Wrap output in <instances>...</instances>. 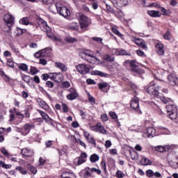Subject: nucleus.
Wrapping results in <instances>:
<instances>
[{
    "label": "nucleus",
    "instance_id": "obj_46",
    "mask_svg": "<svg viewBox=\"0 0 178 178\" xmlns=\"http://www.w3.org/2000/svg\"><path fill=\"white\" fill-rule=\"evenodd\" d=\"M46 123H47V124H49L50 126H53V127H55V124H54V120H52V119H51V118H48L46 120H44Z\"/></svg>",
    "mask_w": 178,
    "mask_h": 178
},
{
    "label": "nucleus",
    "instance_id": "obj_56",
    "mask_svg": "<svg viewBox=\"0 0 178 178\" xmlns=\"http://www.w3.org/2000/svg\"><path fill=\"white\" fill-rule=\"evenodd\" d=\"M62 86L63 88H69L70 87V83L69 81H63Z\"/></svg>",
    "mask_w": 178,
    "mask_h": 178
},
{
    "label": "nucleus",
    "instance_id": "obj_62",
    "mask_svg": "<svg viewBox=\"0 0 178 178\" xmlns=\"http://www.w3.org/2000/svg\"><path fill=\"white\" fill-rule=\"evenodd\" d=\"M106 60L108 62H113L115 60V58H113L112 56L106 55Z\"/></svg>",
    "mask_w": 178,
    "mask_h": 178
},
{
    "label": "nucleus",
    "instance_id": "obj_14",
    "mask_svg": "<svg viewBox=\"0 0 178 178\" xmlns=\"http://www.w3.org/2000/svg\"><path fill=\"white\" fill-rule=\"evenodd\" d=\"M4 22H6V24H10V26H13L15 24V17L10 14H6L3 17Z\"/></svg>",
    "mask_w": 178,
    "mask_h": 178
},
{
    "label": "nucleus",
    "instance_id": "obj_37",
    "mask_svg": "<svg viewBox=\"0 0 178 178\" xmlns=\"http://www.w3.org/2000/svg\"><path fill=\"white\" fill-rule=\"evenodd\" d=\"M26 168H27L28 169H29V170H30L32 173H33V175H35V173H37V168H35V167H34V166H32L31 164H28V165H26Z\"/></svg>",
    "mask_w": 178,
    "mask_h": 178
},
{
    "label": "nucleus",
    "instance_id": "obj_32",
    "mask_svg": "<svg viewBox=\"0 0 178 178\" xmlns=\"http://www.w3.org/2000/svg\"><path fill=\"white\" fill-rule=\"evenodd\" d=\"M15 170H17L18 172H19L21 173V175H27V170H26V168L22 167V166H17L15 168Z\"/></svg>",
    "mask_w": 178,
    "mask_h": 178
},
{
    "label": "nucleus",
    "instance_id": "obj_1",
    "mask_svg": "<svg viewBox=\"0 0 178 178\" xmlns=\"http://www.w3.org/2000/svg\"><path fill=\"white\" fill-rule=\"evenodd\" d=\"M161 87L154 82H151L149 87L147 88L146 91L147 94L149 95H153L156 99H159L163 104H173V101L170 99L169 97H165V96H162L159 95V92L157 90H159Z\"/></svg>",
    "mask_w": 178,
    "mask_h": 178
},
{
    "label": "nucleus",
    "instance_id": "obj_38",
    "mask_svg": "<svg viewBox=\"0 0 178 178\" xmlns=\"http://www.w3.org/2000/svg\"><path fill=\"white\" fill-rule=\"evenodd\" d=\"M66 42H69L70 44H74V42H77V39L72 37H68L65 38Z\"/></svg>",
    "mask_w": 178,
    "mask_h": 178
},
{
    "label": "nucleus",
    "instance_id": "obj_23",
    "mask_svg": "<svg viewBox=\"0 0 178 178\" xmlns=\"http://www.w3.org/2000/svg\"><path fill=\"white\" fill-rule=\"evenodd\" d=\"M84 177H91L92 176V170L90 167H86L82 170Z\"/></svg>",
    "mask_w": 178,
    "mask_h": 178
},
{
    "label": "nucleus",
    "instance_id": "obj_21",
    "mask_svg": "<svg viewBox=\"0 0 178 178\" xmlns=\"http://www.w3.org/2000/svg\"><path fill=\"white\" fill-rule=\"evenodd\" d=\"M21 154L24 156H33V155H34V152H33V150L29 149L27 147H25L22 149Z\"/></svg>",
    "mask_w": 178,
    "mask_h": 178
},
{
    "label": "nucleus",
    "instance_id": "obj_33",
    "mask_svg": "<svg viewBox=\"0 0 178 178\" xmlns=\"http://www.w3.org/2000/svg\"><path fill=\"white\" fill-rule=\"evenodd\" d=\"M0 151L4 156H6L7 158H10L11 154H9V152L5 147H1L0 149Z\"/></svg>",
    "mask_w": 178,
    "mask_h": 178
},
{
    "label": "nucleus",
    "instance_id": "obj_45",
    "mask_svg": "<svg viewBox=\"0 0 178 178\" xmlns=\"http://www.w3.org/2000/svg\"><path fill=\"white\" fill-rule=\"evenodd\" d=\"M112 31H113V33H114V34H115L118 37H122L123 36V35L120 32H119L118 29H116L115 27L112 28Z\"/></svg>",
    "mask_w": 178,
    "mask_h": 178
},
{
    "label": "nucleus",
    "instance_id": "obj_18",
    "mask_svg": "<svg viewBox=\"0 0 178 178\" xmlns=\"http://www.w3.org/2000/svg\"><path fill=\"white\" fill-rule=\"evenodd\" d=\"M156 51L158 55H165V49H163V44L158 42L156 44Z\"/></svg>",
    "mask_w": 178,
    "mask_h": 178
},
{
    "label": "nucleus",
    "instance_id": "obj_26",
    "mask_svg": "<svg viewBox=\"0 0 178 178\" xmlns=\"http://www.w3.org/2000/svg\"><path fill=\"white\" fill-rule=\"evenodd\" d=\"M92 76H99L100 77H109V74L107 73L98 71V70H94L92 72Z\"/></svg>",
    "mask_w": 178,
    "mask_h": 178
},
{
    "label": "nucleus",
    "instance_id": "obj_64",
    "mask_svg": "<svg viewBox=\"0 0 178 178\" xmlns=\"http://www.w3.org/2000/svg\"><path fill=\"white\" fill-rule=\"evenodd\" d=\"M87 141H88V143H90V144H93V145H95L96 144L95 140L92 137L87 138Z\"/></svg>",
    "mask_w": 178,
    "mask_h": 178
},
{
    "label": "nucleus",
    "instance_id": "obj_59",
    "mask_svg": "<svg viewBox=\"0 0 178 178\" xmlns=\"http://www.w3.org/2000/svg\"><path fill=\"white\" fill-rule=\"evenodd\" d=\"M46 87H48L49 88H54V83L51 81H47L46 82Z\"/></svg>",
    "mask_w": 178,
    "mask_h": 178
},
{
    "label": "nucleus",
    "instance_id": "obj_36",
    "mask_svg": "<svg viewBox=\"0 0 178 178\" xmlns=\"http://www.w3.org/2000/svg\"><path fill=\"white\" fill-rule=\"evenodd\" d=\"M18 67L19 70H22V72H27V70H29V66L24 63L19 65Z\"/></svg>",
    "mask_w": 178,
    "mask_h": 178
},
{
    "label": "nucleus",
    "instance_id": "obj_61",
    "mask_svg": "<svg viewBox=\"0 0 178 178\" xmlns=\"http://www.w3.org/2000/svg\"><path fill=\"white\" fill-rule=\"evenodd\" d=\"M101 119H102V122H106L108 120L109 118H108V115L102 114L101 115Z\"/></svg>",
    "mask_w": 178,
    "mask_h": 178
},
{
    "label": "nucleus",
    "instance_id": "obj_4",
    "mask_svg": "<svg viewBox=\"0 0 178 178\" xmlns=\"http://www.w3.org/2000/svg\"><path fill=\"white\" fill-rule=\"evenodd\" d=\"M35 126L33 124H25L23 128L15 127V131L20 133L22 136H27Z\"/></svg>",
    "mask_w": 178,
    "mask_h": 178
},
{
    "label": "nucleus",
    "instance_id": "obj_19",
    "mask_svg": "<svg viewBox=\"0 0 178 178\" xmlns=\"http://www.w3.org/2000/svg\"><path fill=\"white\" fill-rule=\"evenodd\" d=\"M156 133V129L154 127H148L145 130V134L147 138L149 137H154Z\"/></svg>",
    "mask_w": 178,
    "mask_h": 178
},
{
    "label": "nucleus",
    "instance_id": "obj_50",
    "mask_svg": "<svg viewBox=\"0 0 178 178\" xmlns=\"http://www.w3.org/2000/svg\"><path fill=\"white\" fill-rule=\"evenodd\" d=\"M146 176L147 177H154V171L152 170H147L146 171Z\"/></svg>",
    "mask_w": 178,
    "mask_h": 178
},
{
    "label": "nucleus",
    "instance_id": "obj_44",
    "mask_svg": "<svg viewBox=\"0 0 178 178\" xmlns=\"http://www.w3.org/2000/svg\"><path fill=\"white\" fill-rule=\"evenodd\" d=\"M98 88H99V90H102L104 88H106V87H108V83L106 82H104V83H98Z\"/></svg>",
    "mask_w": 178,
    "mask_h": 178
},
{
    "label": "nucleus",
    "instance_id": "obj_42",
    "mask_svg": "<svg viewBox=\"0 0 178 178\" xmlns=\"http://www.w3.org/2000/svg\"><path fill=\"white\" fill-rule=\"evenodd\" d=\"M13 111L19 119H24V115L22 114L19 111H17L16 108H14Z\"/></svg>",
    "mask_w": 178,
    "mask_h": 178
},
{
    "label": "nucleus",
    "instance_id": "obj_63",
    "mask_svg": "<svg viewBox=\"0 0 178 178\" xmlns=\"http://www.w3.org/2000/svg\"><path fill=\"white\" fill-rule=\"evenodd\" d=\"M86 161H87V160L84 159H81V157H79L76 163H77V165H81V164L84 163V162H86Z\"/></svg>",
    "mask_w": 178,
    "mask_h": 178
},
{
    "label": "nucleus",
    "instance_id": "obj_29",
    "mask_svg": "<svg viewBox=\"0 0 178 178\" xmlns=\"http://www.w3.org/2000/svg\"><path fill=\"white\" fill-rule=\"evenodd\" d=\"M60 4V3L58 2L56 4H51L49 6V10L52 12L53 13H55V12L57 10L58 13V5Z\"/></svg>",
    "mask_w": 178,
    "mask_h": 178
},
{
    "label": "nucleus",
    "instance_id": "obj_16",
    "mask_svg": "<svg viewBox=\"0 0 178 178\" xmlns=\"http://www.w3.org/2000/svg\"><path fill=\"white\" fill-rule=\"evenodd\" d=\"M113 3L118 8H123L129 3V0H113Z\"/></svg>",
    "mask_w": 178,
    "mask_h": 178
},
{
    "label": "nucleus",
    "instance_id": "obj_30",
    "mask_svg": "<svg viewBox=\"0 0 178 178\" xmlns=\"http://www.w3.org/2000/svg\"><path fill=\"white\" fill-rule=\"evenodd\" d=\"M90 161L92 163H95V162L99 161V156H98L97 154H92L90 157Z\"/></svg>",
    "mask_w": 178,
    "mask_h": 178
},
{
    "label": "nucleus",
    "instance_id": "obj_53",
    "mask_svg": "<svg viewBox=\"0 0 178 178\" xmlns=\"http://www.w3.org/2000/svg\"><path fill=\"white\" fill-rule=\"evenodd\" d=\"M22 79L25 81V83H30V76L28 75H22Z\"/></svg>",
    "mask_w": 178,
    "mask_h": 178
},
{
    "label": "nucleus",
    "instance_id": "obj_13",
    "mask_svg": "<svg viewBox=\"0 0 178 178\" xmlns=\"http://www.w3.org/2000/svg\"><path fill=\"white\" fill-rule=\"evenodd\" d=\"M51 80H54L56 83H60L63 80V74L60 72H54L50 74Z\"/></svg>",
    "mask_w": 178,
    "mask_h": 178
},
{
    "label": "nucleus",
    "instance_id": "obj_12",
    "mask_svg": "<svg viewBox=\"0 0 178 178\" xmlns=\"http://www.w3.org/2000/svg\"><path fill=\"white\" fill-rule=\"evenodd\" d=\"M140 105L138 104V99L136 97L132 99L131 101V108L136 112V113L141 114V110L139 108Z\"/></svg>",
    "mask_w": 178,
    "mask_h": 178
},
{
    "label": "nucleus",
    "instance_id": "obj_41",
    "mask_svg": "<svg viewBox=\"0 0 178 178\" xmlns=\"http://www.w3.org/2000/svg\"><path fill=\"white\" fill-rule=\"evenodd\" d=\"M38 112H39V113L41 115L44 120L49 118V115H48V114L41 110H38Z\"/></svg>",
    "mask_w": 178,
    "mask_h": 178
},
{
    "label": "nucleus",
    "instance_id": "obj_43",
    "mask_svg": "<svg viewBox=\"0 0 178 178\" xmlns=\"http://www.w3.org/2000/svg\"><path fill=\"white\" fill-rule=\"evenodd\" d=\"M109 116H111V118H112L115 122H118V115H116V113L111 111L109 112Z\"/></svg>",
    "mask_w": 178,
    "mask_h": 178
},
{
    "label": "nucleus",
    "instance_id": "obj_9",
    "mask_svg": "<svg viewBox=\"0 0 178 178\" xmlns=\"http://www.w3.org/2000/svg\"><path fill=\"white\" fill-rule=\"evenodd\" d=\"M68 92L70 93L67 95V99H68L69 101H74V99L78 98L79 93L77 92V90H76V88H70L68 90Z\"/></svg>",
    "mask_w": 178,
    "mask_h": 178
},
{
    "label": "nucleus",
    "instance_id": "obj_15",
    "mask_svg": "<svg viewBox=\"0 0 178 178\" xmlns=\"http://www.w3.org/2000/svg\"><path fill=\"white\" fill-rule=\"evenodd\" d=\"M129 65L131 67V72H134V73H138L139 74H140V73H143V71L138 69V67L137 66V63H136L135 60L130 61Z\"/></svg>",
    "mask_w": 178,
    "mask_h": 178
},
{
    "label": "nucleus",
    "instance_id": "obj_55",
    "mask_svg": "<svg viewBox=\"0 0 178 178\" xmlns=\"http://www.w3.org/2000/svg\"><path fill=\"white\" fill-rule=\"evenodd\" d=\"M7 65L8 66H9V67H15V63H13V60H12V59L8 60Z\"/></svg>",
    "mask_w": 178,
    "mask_h": 178
},
{
    "label": "nucleus",
    "instance_id": "obj_52",
    "mask_svg": "<svg viewBox=\"0 0 178 178\" xmlns=\"http://www.w3.org/2000/svg\"><path fill=\"white\" fill-rule=\"evenodd\" d=\"M115 175L118 178H123V177L124 176V173H123V172H122L121 170H118Z\"/></svg>",
    "mask_w": 178,
    "mask_h": 178
},
{
    "label": "nucleus",
    "instance_id": "obj_27",
    "mask_svg": "<svg viewBox=\"0 0 178 178\" xmlns=\"http://www.w3.org/2000/svg\"><path fill=\"white\" fill-rule=\"evenodd\" d=\"M141 165H143L144 166H148L149 165H152V161L147 159L145 156H143L140 161Z\"/></svg>",
    "mask_w": 178,
    "mask_h": 178
},
{
    "label": "nucleus",
    "instance_id": "obj_57",
    "mask_svg": "<svg viewBox=\"0 0 178 178\" xmlns=\"http://www.w3.org/2000/svg\"><path fill=\"white\" fill-rule=\"evenodd\" d=\"M104 147L106 148H111V147H112V142L109 140H106Z\"/></svg>",
    "mask_w": 178,
    "mask_h": 178
},
{
    "label": "nucleus",
    "instance_id": "obj_39",
    "mask_svg": "<svg viewBox=\"0 0 178 178\" xmlns=\"http://www.w3.org/2000/svg\"><path fill=\"white\" fill-rule=\"evenodd\" d=\"M88 101L91 105H95V98L92 97L90 93H88Z\"/></svg>",
    "mask_w": 178,
    "mask_h": 178
},
{
    "label": "nucleus",
    "instance_id": "obj_58",
    "mask_svg": "<svg viewBox=\"0 0 178 178\" xmlns=\"http://www.w3.org/2000/svg\"><path fill=\"white\" fill-rule=\"evenodd\" d=\"M49 79H51V75L48 74H43L42 75V80H44V81H47V80H48Z\"/></svg>",
    "mask_w": 178,
    "mask_h": 178
},
{
    "label": "nucleus",
    "instance_id": "obj_48",
    "mask_svg": "<svg viewBox=\"0 0 178 178\" xmlns=\"http://www.w3.org/2000/svg\"><path fill=\"white\" fill-rule=\"evenodd\" d=\"M44 52H45V49L41 50L40 51L34 54L35 58H40L41 56H44Z\"/></svg>",
    "mask_w": 178,
    "mask_h": 178
},
{
    "label": "nucleus",
    "instance_id": "obj_24",
    "mask_svg": "<svg viewBox=\"0 0 178 178\" xmlns=\"http://www.w3.org/2000/svg\"><path fill=\"white\" fill-rule=\"evenodd\" d=\"M19 24H23L24 26H29V24H30L31 26H34V23L30 22V19L28 17H24L22 18L19 20Z\"/></svg>",
    "mask_w": 178,
    "mask_h": 178
},
{
    "label": "nucleus",
    "instance_id": "obj_54",
    "mask_svg": "<svg viewBox=\"0 0 178 178\" xmlns=\"http://www.w3.org/2000/svg\"><path fill=\"white\" fill-rule=\"evenodd\" d=\"M131 155L134 161H137V159H138V154H137V152H133L132 154L131 153Z\"/></svg>",
    "mask_w": 178,
    "mask_h": 178
},
{
    "label": "nucleus",
    "instance_id": "obj_35",
    "mask_svg": "<svg viewBox=\"0 0 178 178\" xmlns=\"http://www.w3.org/2000/svg\"><path fill=\"white\" fill-rule=\"evenodd\" d=\"M113 15H115L116 17H118V19H122V17H123L124 16L123 12H122V10H118V11L114 10V13H113Z\"/></svg>",
    "mask_w": 178,
    "mask_h": 178
},
{
    "label": "nucleus",
    "instance_id": "obj_6",
    "mask_svg": "<svg viewBox=\"0 0 178 178\" xmlns=\"http://www.w3.org/2000/svg\"><path fill=\"white\" fill-rule=\"evenodd\" d=\"M166 110L172 120L177 119V106L176 105L169 104L166 106Z\"/></svg>",
    "mask_w": 178,
    "mask_h": 178
},
{
    "label": "nucleus",
    "instance_id": "obj_5",
    "mask_svg": "<svg viewBox=\"0 0 178 178\" xmlns=\"http://www.w3.org/2000/svg\"><path fill=\"white\" fill-rule=\"evenodd\" d=\"M178 146L176 145H159L155 147L158 152H170L175 149H177Z\"/></svg>",
    "mask_w": 178,
    "mask_h": 178
},
{
    "label": "nucleus",
    "instance_id": "obj_22",
    "mask_svg": "<svg viewBox=\"0 0 178 178\" xmlns=\"http://www.w3.org/2000/svg\"><path fill=\"white\" fill-rule=\"evenodd\" d=\"M40 27L43 31H46L47 33H49L51 31V28L47 24V22L41 19L40 20Z\"/></svg>",
    "mask_w": 178,
    "mask_h": 178
},
{
    "label": "nucleus",
    "instance_id": "obj_60",
    "mask_svg": "<svg viewBox=\"0 0 178 178\" xmlns=\"http://www.w3.org/2000/svg\"><path fill=\"white\" fill-rule=\"evenodd\" d=\"M92 40H93V41H95L96 42H99L100 44H102V38H101L93 37L92 38Z\"/></svg>",
    "mask_w": 178,
    "mask_h": 178
},
{
    "label": "nucleus",
    "instance_id": "obj_28",
    "mask_svg": "<svg viewBox=\"0 0 178 178\" xmlns=\"http://www.w3.org/2000/svg\"><path fill=\"white\" fill-rule=\"evenodd\" d=\"M147 15L151 17H161V13L155 10H147Z\"/></svg>",
    "mask_w": 178,
    "mask_h": 178
},
{
    "label": "nucleus",
    "instance_id": "obj_11",
    "mask_svg": "<svg viewBox=\"0 0 178 178\" xmlns=\"http://www.w3.org/2000/svg\"><path fill=\"white\" fill-rule=\"evenodd\" d=\"M76 69L81 74H87L90 72V68L86 64H79L76 66Z\"/></svg>",
    "mask_w": 178,
    "mask_h": 178
},
{
    "label": "nucleus",
    "instance_id": "obj_7",
    "mask_svg": "<svg viewBox=\"0 0 178 178\" xmlns=\"http://www.w3.org/2000/svg\"><path fill=\"white\" fill-rule=\"evenodd\" d=\"M57 13H58V15L65 18L69 17V16H70V10H69V9H67V8L63 6V4L62 3L58 4Z\"/></svg>",
    "mask_w": 178,
    "mask_h": 178
},
{
    "label": "nucleus",
    "instance_id": "obj_40",
    "mask_svg": "<svg viewBox=\"0 0 178 178\" xmlns=\"http://www.w3.org/2000/svg\"><path fill=\"white\" fill-rule=\"evenodd\" d=\"M72 138L75 139V143H79V144L81 146L83 147L84 148L87 147V145H86L85 143L83 142L81 140H79V141H77V139H76V137L74 136H72Z\"/></svg>",
    "mask_w": 178,
    "mask_h": 178
},
{
    "label": "nucleus",
    "instance_id": "obj_20",
    "mask_svg": "<svg viewBox=\"0 0 178 178\" xmlns=\"http://www.w3.org/2000/svg\"><path fill=\"white\" fill-rule=\"evenodd\" d=\"M54 66L55 67H57V69L61 70V72H67V67L61 62H55Z\"/></svg>",
    "mask_w": 178,
    "mask_h": 178
},
{
    "label": "nucleus",
    "instance_id": "obj_47",
    "mask_svg": "<svg viewBox=\"0 0 178 178\" xmlns=\"http://www.w3.org/2000/svg\"><path fill=\"white\" fill-rule=\"evenodd\" d=\"M30 73L32 76H34V74H37V73H38V70H37L35 67H31Z\"/></svg>",
    "mask_w": 178,
    "mask_h": 178
},
{
    "label": "nucleus",
    "instance_id": "obj_17",
    "mask_svg": "<svg viewBox=\"0 0 178 178\" xmlns=\"http://www.w3.org/2000/svg\"><path fill=\"white\" fill-rule=\"evenodd\" d=\"M168 80L170 86H178V79L175 74L168 75Z\"/></svg>",
    "mask_w": 178,
    "mask_h": 178
},
{
    "label": "nucleus",
    "instance_id": "obj_8",
    "mask_svg": "<svg viewBox=\"0 0 178 178\" xmlns=\"http://www.w3.org/2000/svg\"><path fill=\"white\" fill-rule=\"evenodd\" d=\"M91 130L101 134H106L108 133V131L105 129V127L101 122H97V124L91 127Z\"/></svg>",
    "mask_w": 178,
    "mask_h": 178
},
{
    "label": "nucleus",
    "instance_id": "obj_49",
    "mask_svg": "<svg viewBox=\"0 0 178 178\" xmlns=\"http://www.w3.org/2000/svg\"><path fill=\"white\" fill-rule=\"evenodd\" d=\"M164 39L165 40H168V41L170 40V39L172 38V35L170 34V32H169V31H168L165 35H164Z\"/></svg>",
    "mask_w": 178,
    "mask_h": 178
},
{
    "label": "nucleus",
    "instance_id": "obj_3",
    "mask_svg": "<svg viewBox=\"0 0 178 178\" xmlns=\"http://www.w3.org/2000/svg\"><path fill=\"white\" fill-rule=\"evenodd\" d=\"M77 17H78L81 30H86L87 27L90 26V23H91V22L90 21V19L87 17V16L81 13H78Z\"/></svg>",
    "mask_w": 178,
    "mask_h": 178
},
{
    "label": "nucleus",
    "instance_id": "obj_25",
    "mask_svg": "<svg viewBox=\"0 0 178 178\" xmlns=\"http://www.w3.org/2000/svg\"><path fill=\"white\" fill-rule=\"evenodd\" d=\"M37 101L38 104L41 106L42 109H44V111H48L49 109V105H48V104H47V102H45L44 100L41 99H38Z\"/></svg>",
    "mask_w": 178,
    "mask_h": 178
},
{
    "label": "nucleus",
    "instance_id": "obj_34",
    "mask_svg": "<svg viewBox=\"0 0 178 178\" xmlns=\"http://www.w3.org/2000/svg\"><path fill=\"white\" fill-rule=\"evenodd\" d=\"M0 166L3 169H10L12 168V164H6L5 162L0 161Z\"/></svg>",
    "mask_w": 178,
    "mask_h": 178
},
{
    "label": "nucleus",
    "instance_id": "obj_2",
    "mask_svg": "<svg viewBox=\"0 0 178 178\" xmlns=\"http://www.w3.org/2000/svg\"><path fill=\"white\" fill-rule=\"evenodd\" d=\"M79 56L82 59H86L89 63H95V65H99L101 60L95 56L94 51L90 50H85L79 54Z\"/></svg>",
    "mask_w": 178,
    "mask_h": 178
},
{
    "label": "nucleus",
    "instance_id": "obj_10",
    "mask_svg": "<svg viewBox=\"0 0 178 178\" xmlns=\"http://www.w3.org/2000/svg\"><path fill=\"white\" fill-rule=\"evenodd\" d=\"M132 41L133 42L136 44V45H138L140 48H142V49H147V44H145V42L144 41V40L140 38L134 37L132 38Z\"/></svg>",
    "mask_w": 178,
    "mask_h": 178
},
{
    "label": "nucleus",
    "instance_id": "obj_31",
    "mask_svg": "<svg viewBox=\"0 0 178 178\" xmlns=\"http://www.w3.org/2000/svg\"><path fill=\"white\" fill-rule=\"evenodd\" d=\"M80 25L77 22H72L70 24L69 29L70 30H79Z\"/></svg>",
    "mask_w": 178,
    "mask_h": 178
},
{
    "label": "nucleus",
    "instance_id": "obj_51",
    "mask_svg": "<svg viewBox=\"0 0 178 178\" xmlns=\"http://www.w3.org/2000/svg\"><path fill=\"white\" fill-rule=\"evenodd\" d=\"M73 172H64L62 175H61V177L62 178H67L69 177V176H70V175H72Z\"/></svg>",
    "mask_w": 178,
    "mask_h": 178
}]
</instances>
